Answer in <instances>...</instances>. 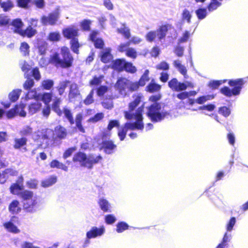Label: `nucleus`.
Wrapping results in <instances>:
<instances>
[{
	"mask_svg": "<svg viewBox=\"0 0 248 248\" xmlns=\"http://www.w3.org/2000/svg\"><path fill=\"white\" fill-rule=\"evenodd\" d=\"M101 148L107 155H112L117 150V145L111 140H103L101 144Z\"/></svg>",
	"mask_w": 248,
	"mask_h": 248,
	"instance_id": "obj_12",
	"label": "nucleus"
},
{
	"mask_svg": "<svg viewBox=\"0 0 248 248\" xmlns=\"http://www.w3.org/2000/svg\"><path fill=\"white\" fill-rule=\"evenodd\" d=\"M57 177L55 176H51L49 178L43 180L41 182V186L43 187H49L57 182Z\"/></svg>",
	"mask_w": 248,
	"mask_h": 248,
	"instance_id": "obj_30",
	"label": "nucleus"
},
{
	"mask_svg": "<svg viewBox=\"0 0 248 248\" xmlns=\"http://www.w3.org/2000/svg\"><path fill=\"white\" fill-rule=\"evenodd\" d=\"M50 166L51 168L60 169L65 171H68V167L57 159L53 160L50 163Z\"/></svg>",
	"mask_w": 248,
	"mask_h": 248,
	"instance_id": "obj_35",
	"label": "nucleus"
},
{
	"mask_svg": "<svg viewBox=\"0 0 248 248\" xmlns=\"http://www.w3.org/2000/svg\"><path fill=\"white\" fill-rule=\"evenodd\" d=\"M19 202L17 200H13L9 205V210L12 214H17L20 211L18 207Z\"/></svg>",
	"mask_w": 248,
	"mask_h": 248,
	"instance_id": "obj_31",
	"label": "nucleus"
},
{
	"mask_svg": "<svg viewBox=\"0 0 248 248\" xmlns=\"http://www.w3.org/2000/svg\"><path fill=\"white\" fill-rule=\"evenodd\" d=\"M54 132L50 129H46L43 131L41 139L44 140H46V143H47L49 140L53 137Z\"/></svg>",
	"mask_w": 248,
	"mask_h": 248,
	"instance_id": "obj_32",
	"label": "nucleus"
},
{
	"mask_svg": "<svg viewBox=\"0 0 248 248\" xmlns=\"http://www.w3.org/2000/svg\"><path fill=\"white\" fill-rule=\"evenodd\" d=\"M105 232V228L104 226L100 227H92L90 230L86 233V238L82 245V248H88L90 243V240L102 236Z\"/></svg>",
	"mask_w": 248,
	"mask_h": 248,
	"instance_id": "obj_7",
	"label": "nucleus"
},
{
	"mask_svg": "<svg viewBox=\"0 0 248 248\" xmlns=\"http://www.w3.org/2000/svg\"><path fill=\"white\" fill-rule=\"evenodd\" d=\"M22 90L21 89H15L13 91L9 93V98L11 102H15L16 101L19 97Z\"/></svg>",
	"mask_w": 248,
	"mask_h": 248,
	"instance_id": "obj_36",
	"label": "nucleus"
},
{
	"mask_svg": "<svg viewBox=\"0 0 248 248\" xmlns=\"http://www.w3.org/2000/svg\"><path fill=\"white\" fill-rule=\"evenodd\" d=\"M103 159L100 155L94 154H86L83 152L78 151L74 154L73 161L79 162L81 167L92 170L94 165L98 164Z\"/></svg>",
	"mask_w": 248,
	"mask_h": 248,
	"instance_id": "obj_2",
	"label": "nucleus"
},
{
	"mask_svg": "<svg viewBox=\"0 0 248 248\" xmlns=\"http://www.w3.org/2000/svg\"><path fill=\"white\" fill-rule=\"evenodd\" d=\"M42 107L41 102L35 101L33 103H31L29 106V112L31 114H33L37 112Z\"/></svg>",
	"mask_w": 248,
	"mask_h": 248,
	"instance_id": "obj_34",
	"label": "nucleus"
},
{
	"mask_svg": "<svg viewBox=\"0 0 248 248\" xmlns=\"http://www.w3.org/2000/svg\"><path fill=\"white\" fill-rule=\"evenodd\" d=\"M36 47L38 50V53L40 55L44 56L46 53L48 48V43L43 40L37 41Z\"/></svg>",
	"mask_w": 248,
	"mask_h": 248,
	"instance_id": "obj_22",
	"label": "nucleus"
},
{
	"mask_svg": "<svg viewBox=\"0 0 248 248\" xmlns=\"http://www.w3.org/2000/svg\"><path fill=\"white\" fill-rule=\"evenodd\" d=\"M169 28L168 25H163L161 26L156 31V37L159 41H162L166 37Z\"/></svg>",
	"mask_w": 248,
	"mask_h": 248,
	"instance_id": "obj_21",
	"label": "nucleus"
},
{
	"mask_svg": "<svg viewBox=\"0 0 248 248\" xmlns=\"http://www.w3.org/2000/svg\"><path fill=\"white\" fill-rule=\"evenodd\" d=\"M120 123L117 120H111L108 122V124L107 126V130L108 131H111L114 127H119Z\"/></svg>",
	"mask_w": 248,
	"mask_h": 248,
	"instance_id": "obj_64",
	"label": "nucleus"
},
{
	"mask_svg": "<svg viewBox=\"0 0 248 248\" xmlns=\"http://www.w3.org/2000/svg\"><path fill=\"white\" fill-rule=\"evenodd\" d=\"M111 48H107L103 50L100 53V60L105 63L109 62L113 59V56L111 53Z\"/></svg>",
	"mask_w": 248,
	"mask_h": 248,
	"instance_id": "obj_17",
	"label": "nucleus"
},
{
	"mask_svg": "<svg viewBox=\"0 0 248 248\" xmlns=\"http://www.w3.org/2000/svg\"><path fill=\"white\" fill-rule=\"evenodd\" d=\"M174 67L177 69L179 72L184 76L185 78H187V69L186 67L182 65L178 60H175L173 62Z\"/></svg>",
	"mask_w": 248,
	"mask_h": 248,
	"instance_id": "obj_29",
	"label": "nucleus"
},
{
	"mask_svg": "<svg viewBox=\"0 0 248 248\" xmlns=\"http://www.w3.org/2000/svg\"><path fill=\"white\" fill-rule=\"evenodd\" d=\"M141 102V96L137 95L134 100L129 104L128 110L124 111V116L127 121H133L136 124H144L143 122L142 112L143 107L141 106L135 110Z\"/></svg>",
	"mask_w": 248,
	"mask_h": 248,
	"instance_id": "obj_1",
	"label": "nucleus"
},
{
	"mask_svg": "<svg viewBox=\"0 0 248 248\" xmlns=\"http://www.w3.org/2000/svg\"><path fill=\"white\" fill-rule=\"evenodd\" d=\"M129 80L125 78H119L115 84V88L119 90L121 95L125 96L126 94V90L128 89Z\"/></svg>",
	"mask_w": 248,
	"mask_h": 248,
	"instance_id": "obj_15",
	"label": "nucleus"
},
{
	"mask_svg": "<svg viewBox=\"0 0 248 248\" xmlns=\"http://www.w3.org/2000/svg\"><path fill=\"white\" fill-rule=\"evenodd\" d=\"M156 37V32L155 31H150L145 36L146 40L148 42H153L155 41Z\"/></svg>",
	"mask_w": 248,
	"mask_h": 248,
	"instance_id": "obj_63",
	"label": "nucleus"
},
{
	"mask_svg": "<svg viewBox=\"0 0 248 248\" xmlns=\"http://www.w3.org/2000/svg\"><path fill=\"white\" fill-rule=\"evenodd\" d=\"M116 220V217L113 214H108L105 216V221L107 224H113Z\"/></svg>",
	"mask_w": 248,
	"mask_h": 248,
	"instance_id": "obj_60",
	"label": "nucleus"
},
{
	"mask_svg": "<svg viewBox=\"0 0 248 248\" xmlns=\"http://www.w3.org/2000/svg\"><path fill=\"white\" fill-rule=\"evenodd\" d=\"M244 84L245 81L243 78L230 79L228 84L232 88L231 89L228 86H224L220 89V92L229 97L238 95L240 94Z\"/></svg>",
	"mask_w": 248,
	"mask_h": 248,
	"instance_id": "obj_6",
	"label": "nucleus"
},
{
	"mask_svg": "<svg viewBox=\"0 0 248 248\" xmlns=\"http://www.w3.org/2000/svg\"><path fill=\"white\" fill-rule=\"evenodd\" d=\"M161 86L155 83L154 79L146 87V91L149 93H153L157 92L161 89Z\"/></svg>",
	"mask_w": 248,
	"mask_h": 248,
	"instance_id": "obj_23",
	"label": "nucleus"
},
{
	"mask_svg": "<svg viewBox=\"0 0 248 248\" xmlns=\"http://www.w3.org/2000/svg\"><path fill=\"white\" fill-rule=\"evenodd\" d=\"M37 31L36 29H34L31 26H28L25 30H23L20 35L23 37H27L31 38L34 36Z\"/></svg>",
	"mask_w": 248,
	"mask_h": 248,
	"instance_id": "obj_24",
	"label": "nucleus"
},
{
	"mask_svg": "<svg viewBox=\"0 0 248 248\" xmlns=\"http://www.w3.org/2000/svg\"><path fill=\"white\" fill-rule=\"evenodd\" d=\"M80 47V45L78 42V38H74L70 41V48L72 51L76 54H78V48Z\"/></svg>",
	"mask_w": 248,
	"mask_h": 248,
	"instance_id": "obj_41",
	"label": "nucleus"
},
{
	"mask_svg": "<svg viewBox=\"0 0 248 248\" xmlns=\"http://www.w3.org/2000/svg\"><path fill=\"white\" fill-rule=\"evenodd\" d=\"M11 19L4 14L0 15V27L9 26L10 24Z\"/></svg>",
	"mask_w": 248,
	"mask_h": 248,
	"instance_id": "obj_45",
	"label": "nucleus"
},
{
	"mask_svg": "<svg viewBox=\"0 0 248 248\" xmlns=\"http://www.w3.org/2000/svg\"><path fill=\"white\" fill-rule=\"evenodd\" d=\"M33 195V192L23 189L18 196L22 199L23 209L27 212L34 213L38 209L37 201Z\"/></svg>",
	"mask_w": 248,
	"mask_h": 248,
	"instance_id": "obj_5",
	"label": "nucleus"
},
{
	"mask_svg": "<svg viewBox=\"0 0 248 248\" xmlns=\"http://www.w3.org/2000/svg\"><path fill=\"white\" fill-rule=\"evenodd\" d=\"M31 75H29L33 77L36 80L38 81L41 78V74L39 68L37 67L33 68L31 71Z\"/></svg>",
	"mask_w": 248,
	"mask_h": 248,
	"instance_id": "obj_55",
	"label": "nucleus"
},
{
	"mask_svg": "<svg viewBox=\"0 0 248 248\" xmlns=\"http://www.w3.org/2000/svg\"><path fill=\"white\" fill-rule=\"evenodd\" d=\"M236 222V218L234 217H231L226 225V230L227 232H231Z\"/></svg>",
	"mask_w": 248,
	"mask_h": 248,
	"instance_id": "obj_59",
	"label": "nucleus"
},
{
	"mask_svg": "<svg viewBox=\"0 0 248 248\" xmlns=\"http://www.w3.org/2000/svg\"><path fill=\"white\" fill-rule=\"evenodd\" d=\"M104 118V114L102 112H98L95 114L93 117L89 119V121L92 123H96L101 120Z\"/></svg>",
	"mask_w": 248,
	"mask_h": 248,
	"instance_id": "obj_61",
	"label": "nucleus"
},
{
	"mask_svg": "<svg viewBox=\"0 0 248 248\" xmlns=\"http://www.w3.org/2000/svg\"><path fill=\"white\" fill-rule=\"evenodd\" d=\"M3 226L9 232L14 233H17L20 232V230L17 226L10 221L3 223Z\"/></svg>",
	"mask_w": 248,
	"mask_h": 248,
	"instance_id": "obj_28",
	"label": "nucleus"
},
{
	"mask_svg": "<svg viewBox=\"0 0 248 248\" xmlns=\"http://www.w3.org/2000/svg\"><path fill=\"white\" fill-rule=\"evenodd\" d=\"M226 81V80H212L209 81L208 86L210 88L213 90L216 89H217L221 84H222L223 83H225Z\"/></svg>",
	"mask_w": 248,
	"mask_h": 248,
	"instance_id": "obj_43",
	"label": "nucleus"
},
{
	"mask_svg": "<svg viewBox=\"0 0 248 248\" xmlns=\"http://www.w3.org/2000/svg\"><path fill=\"white\" fill-rule=\"evenodd\" d=\"M125 61L124 59H117L113 61L111 63L112 68L119 72L124 71Z\"/></svg>",
	"mask_w": 248,
	"mask_h": 248,
	"instance_id": "obj_20",
	"label": "nucleus"
},
{
	"mask_svg": "<svg viewBox=\"0 0 248 248\" xmlns=\"http://www.w3.org/2000/svg\"><path fill=\"white\" fill-rule=\"evenodd\" d=\"M98 204L101 210L105 213L111 212V205L108 201L103 197L100 198L98 201Z\"/></svg>",
	"mask_w": 248,
	"mask_h": 248,
	"instance_id": "obj_19",
	"label": "nucleus"
},
{
	"mask_svg": "<svg viewBox=\"0 0 248 248\" xmlns=\"http://www.w3.org/2000/svg\"><path fill=\"white\" fill-rule=\"evenodd\" d=\"M31 2V0H16L17 6L24 9L28 8Z\"/></svg>",
	"mask_w": 248,
	"mask_h": 248,
	"instance_id": "obj_58",
	"label": "nucleus"
},
{
	"mask_svg": "<svg viewBox=\"0 0 248 248\" xmlns=\"http://www.w3.org/2000/svg\"><path fill=\"white\" fill-rule=\"evenodd\" d=\"M214 95H202L196 99V102L199 104H203L206 101L212 99L214 98Z\"/></svg>",
	"mask_w": 248,
	"mask_h": 248,
	"instance_id": "obj_51",
	"label": "nucleus"
},
{
	"mask_svg": "<svg viewBox=\"0 0 248 248\" xmlns=\"http://www.w3.org/2000/svg\"><path fill=\"white\" fill-rule=\"evenodd\" d=\"M61 102V99L57 98L54 100L51 107L52 110L57 113V114L59 116H62V111L60 108Z\"/></svg>",
	"mask_w": 248,
	"mask_h": 248,
	"instance_id": "obj_26",
	"label": "nucleus"
},
{
	"mask_svg": "<svg viewBox=\"0 0 248 248\" xmlns=\"http://www.w3.org/2000/svg\"><path fill=\"white\" fill-rule=\"evenodd\" d=\"M19 108L17 107H15L14 108H12L7 112L5 111L4 115L5 114L8 119H12L17 115L19 112Z\"/></svg>",
	"mask_w": 248,
	"mask_h": 248,
	"instance_id": "obj_48",
	"label": "nucleus"
},
{
	"mask_svg": "<svg viewBox=\"0 0 248 248\" xmlns=\"http://www.w3.org/2000/svg\"><path fill=\"white\" fill-rule=\"evenodd\" d=\"M27 139L26 137L15 139L14 145V149L16 150H19L22 148L24 151H26L27 149L25 146L27 144Z\"/></svg>",
	"mask_w": 248,
	"mask_h": 248,
	"instance_id": "obj_18",
	"label": "nucleus"
},
{
	"mask_svg": "<svg viewBox=\"0 0 248 248\" xmlns=\"http://www.w3.org/2000/svg\"><path fill=\"white\" fill-rule=\"evenodd\" d=\"M122 25V27L117 29V32L122 34L126 39H129L131 35L130 29L126 27L125 23H123Z\"/></svg>",
	"mask_w": 248,
	"mask_h": 248,
	"instance_id": "obj_33",
	"label": "nucleus"
},
{
	"mask_svg": "<svg viewBox=\"0 0 248 248\" xmlns=\"http://www.w3.org/2000/svg\"><path fill=\"white\" fill-rule=\"evenodd\" d=\"M32 133V128L28 125L23 127L20 131V134L22 137L29 136L31 135Z\"/></svg>",
	"mask_w": 248,
	"mask_h": 248,
	"instance_id": "obj_50",
	"label": "nucleus"
},
{
	"mask_svg": "<svg viewBox=\"0 0 248 248\" xmlns=\"http://www.w3.org/2000/svg\"><path fill=\"white\" fill-rule=\"evenodd\" d=\"M55 133L59 139H63L67 135L66 129L61 125H58L55 128Z\"/></svg>",
	"mask_w": 248,
	"mask_h": 248,
	"instance_id": "obj_27",
	"label": "nucleus"
},
{
	"mask_svg": "<svg viewBox=\"0 0 248 248\" xmlns=\"http://www.w3.org/2000/svg\"><path fill=\"white\" fill-rule=\"evenodd\" d=\"M94 90L92 89L86 98L84 100L83 103L86 105H89L94 102L93 99Z\"/></svg>",
	"mask_w": 248,
	"mask_h": 248,
	"instance_id": "obj_56",
	"label": "nucleus"
},
{
	"mask_svg": "<svg viewBox=\"0 0 248 248\" xmlns=\"http://www.w3.org/2000/svg\"><path fill=\"white\" fill-rule=\"evenodd\" d=\"M168 86L172 91L181 92L185 91L188 87H192V83L189 81L179 82L176 78H173L168 82Z\"/></svg>",
	"mask_w": 248,
	"mask_h": 248,
	"instance_id": "obj_10",
	"label": "nucleus"
},
{
	"mask_svg": "<svg viewBox=\"0 0 248 248\" xmlns=\"http://www.w3.org/2000/svg\"><path fill=\"white\" fill-rule=\"evenodd\" d=\"M54 82L52 79H47L42 82V87L45 90H49L54 86Z\"/></svg>",
	"mask_w": 248,
	"mask_h": 248,
	"instance_id": "obj_47",
	"label": "nucleus"
},
{
	"mask_svg": "<svg viewBox=\"0 0 248 248\" xmlns=\"http://www.w3.org/2000/svg\"><path fill=\"white\" fill-rule=\"evenodd\" d=\"M30 46L26 42H22L20 47V51L23 53L24 56L29 55Z\"/></svg>",
	"mask_w": 248,
	"mask_h": 248,
	"instance_id": "obj_57",
	"label": "nucleus"
},
{
	"mask_svg": "<svg viewBox=\"0 0 248 248\" xmlns=\"http://www.w3.org/2000/svg\"><path fill=\"white\" fill-rule=\"evenodd\" d=\"M61 36L59 32L52 31L50 32L47 37V39L50 42H57L60 40Z\"/></svg>",
	"mask_w": 248,
	"mask_h": 248,
	"instance_id": "obj_38",
	"label": "nucleus"
},
{
	"mask_svg": "<svg viewBox=\"0 0 248 248\" xmlns=\"http://www.w3.org/2000/svg\"><path fill=\"white\" fill-rule=\"evenodd\" d=\"M59 18V10L57 9L53 12L48 14L47 16H43L41 18V22L44 26H54L56 25Z\"/></svg>",
	"mask_w": 248,
	"mask_h": 248,
	"instance_id": "obj_9",
	"label": "nucleus"
},
{
	"mask_svg": "<svg viewBox=\"0 0 248 248\" xmlns=\"http://www.w3.org/2000/svg\"><path fill=\"white\" fill-rule=\"evenodd\" d=\"M79 94L77 85L72 83L70 86V90L68 94V98L70 101H72Z\"/></svg>",
	"mask_w": 248,
	"mask_h": 248,
	"instance_id": "obj_25",
	"label": "nucleus"
},
{
	"mask_svg": "<svg viewBox=\"0 0 248 248\" xmlns=\"http://www.w3.org/2000/svg\"><path fill=\"white\" fill-rule=\"evenodd\" d=\"M221 5V2L220 1H214L211 0L210 3L207 6V10L209 12H212L217 10Z\"/></svg>",
	"mask_w": 248,
	"mask_h": 248,
	"instance_id": "obj_49",
	"label": "nucleus"
},
{
	"mask_svg": "<svg viewBox=\"0 0 248 248\" xmlns=\"http://www.w3.org/2000/svg\"><path fill=\"white\" fill-rule=\"evenodd\" d=\"M62 33L65 38L72 40L77 38L78 35V29L74 26H71L63 29Z\"/></svg>",
	"mask_w": 248,
	"mask_h": 248,
	"instance_id": "obj_14",
	"label": "nucleus"
},
{
	"mask_svg": "<svg viewBox=\"0 0 248 248\" xmlns=\"http://www.w3.org/2000/svg\"><path fill=\"white\" fill-rule=\"evenodd\" d=\"M96 90L97 95L99 97H102L108 92V88L106 85H100Z\"/></svg>",
	"mask_w": 248,
	"mask_h": 248,
	"instance_id": "obj_54",
	"label": "nucleus"
},
{
	"mask_svg": "<svg viewBox=\"0 0 248 248\" xmlns=\"http://www.w3.org/2000/svg\"><path fill=\"white\" fill-rule=\"evenodd\" d=\"M192 15L187 9H184L182 13V19L183 21H186L187 23H191Z\"/></svg>",
	"mask_w": 248,
	"mask_h": 248,
	"instance_id": "obj_44",
	"label": "nucleus"
},
{
	"mask_svg": "<svg viewBox=\"0 0 248 248\" xmlns=\"http://www.w3.org/2000/svg\"><path fill=\"white\" fill-rule=\"evenodd\" d=\"M116 231L118 233H122L128 229L129 226L124 221H119L116 224Z\"/></svg>",
	"mask_w": 248,
	"mask_h": 248,
	"instance_id": "obj_40",
	"label": "nucleus"
},
{
	"mask_svg": "<svg viewBox=\"0 0 248 248\" xmlns=\"http://www.w3.org/2000/svg\"><path fill=\"white\" fill-rule=\"evenodd\" d=\"M62 113H63L65 118L68 120L71 125L74 124L75 120L70 109L67 108H64Z\"/></svg>",
	"mask_w": 248,
	"mask_h": 248,
	"instance_id": "obj_37",
	"label": "nucleus"
},
{
	"mask_svg": "<svg viewBox=\"0 0 248 248\" xmlns=\"http://www.w3.org/2000/svg\"><path fill=\"white\" fill-rule=\"evenodd\" d=\"M26 78H27V79L23 84V88L25 90L28 91V93H27L25 95L26 100H28L35 97L36 94V92L31 90L32 87L34 85V80L29 77V74H27Z\"/></svg>",
	"mask_w": 248,
	"mask_h": 248,
	"instance_id": "obj_11",
	"label": "nucleus"
},
{
	"mask_svg": "<svg viewBox=\"0 0 248 248\" xmlns=\"http://www.w3.org/2000/svg\"><path fill=\"white\" fill-rule=\"evenodd\" d=\"M17 174V171L16 170L11 168L6 169L2 172V175L4 176V178H7L8 175L11 176H16Z\"/></svg>",
	"mask_w": 248,
	"mask_h": 248,
	"instance_id": "obj_62",
	"label": "nucleus"
},
{
	"mask_svg": "<svg viewBox=\"0 0 248 248\" xmlns=\"http://www.w3.org/2000/svg\"><path fill=\"white\" fill-rule=\"evenodd\" d=\"M0 7L3 9L4 12L9 11L14 7V4L11 0H8L6 1L1 2Z\"/></svg>",
	"mask_w": 248,
	"mask_h": 248,
	"instance_id": "obj_42",
	"label": "nucleus"
},
{
	"mask_svg": "<svg viewBox=\"0 0 248 248\" xmlns=\"http://www.w3.org/2000/svg\"><path fill=\"white\" fill-rule=\"evenodd\" d=\"M124 71L128 73L134 74L136 72L137 68L132 63L125 61Z\"/></svg>",
	"mask_w": 248,
	"mask_h": 248,
	"instance_id": "obj_46",
	"label": "nucleus"
},
{
	"mask_svg": "<svg viewBox=\"0 0 248 248\" xmlns=\"http://www.w3.org/2000/svg\"><path fill=\"white\" fill-rule=\"evenodd\" d=\"M216 108V106L213 104H208L200 106L198 108H193L192 110L196 111L197 110H206L209 111H212Z\"/></svg>",
	"mask_w": 248,
	"mask_h": 248,
	"instance_id": "obj_52",
	"label": "nucleus"
},
{
	"mask_svg": "<svg viewBox=\"0 0 248 248\" xmlns=\"http://www.w3.org/2000/svg\"><path fill=\"white\" fill-rule=\"evenodd\" d=\"M147 116L154 123L160 122L165 118L170 116V112L162 109L160 103H153L147 108Z\"/></svg>",
	"mask_w": 248,
	"mask_h": 248,
	"instance_id": "obj_4",
	"label": "nucleus"
},
{
	"mask_svg": "<svg viewBox=\"0 0 248 248\" xmlns=\"http://www.w3.org/2000/svg\"><path fill=\"white\" fill-rule=\"evenodd\" d=\"M13 28V31L17 34H20L23 30L24 23L20 18H16L11 21L10 24Z\"/></svg>",
	"mask_w": 248,
	"mask_h": 248,
	"instance_id": "obj_16",
	"label": "nucleus"
},
{
	"mask_svg": "<svg viewBox=\"0 0 248 248\" xmlns=\"http://www.w3.org/2000/svg\"><path fill=\"white\" fill-rule=\"evenodd\" d=\"M195 14L199 20L204 19L207 15V10L205 8H199L195 11Z\"/></svg>",
	"mask_w": 248,
	"mask_h": 248,
	"instance_id": "obj_39",
	"label": "nucleus"
},
{
	"mask_svg": "<svg viewBox=\"0 0 248 248\" xmlns=\"http://www.w3.org/2000/svg\"><path fill=\"white\" fill-rule=\"evenodd\" d=\"M61 53L62 59L60 57L58 53H54L50 57L49 62L56 67L69 68L72 66L74 61L69 49L66 47H62Z\"/></svg>",
	"mask_w": 248,
	"mask_h": 248,
	"instance_id": "obj_3",
	"label": "nucleus"
},
{
	"mask_svg": "<svg viewBox=\"0 0 248 248\" xmlns=\"http://www.w3.org/2000/svg\"><path fill=\"white\" fill-rule=\"evenodd\" d=\"M144 125L142 124H136L133 121H127L119 129L118 132V137L121 141L124 140L128 130H142Z\"/></svg>",
	"mask_w": 248,
	"mask_h": 248,
	"instance_id": "obj_8",
	"label": "nucleus"
},
{
	"mask_svg": "<svg viewBox=\"0 0 248 248\" xmlns=\"http://www.w3.org/2000/svg\"><path fill=\"white\" fill-rule=\"evenodd\" d=\"M91 21L89 19H84L80 24L82 30L89 31L91 30Z\"/></svg>",
	"mask_w": 248,
	"mask_h": 248,
	"instance_id": "obj_53",
	"label": "nucleus"
},
{
	"mask_svg": "<svg viewBox=\"0 0 248 248\" xmlns=\"http://www.w3.org/2000/svg\"><path fill=\"white\" fill-rule=\"evenodd\" d=\"M23 177L21 176L18 178L16 183L11 185L10 187L11 193L14 195L19 196L24 189Z\"/></svg>",
	"mask_w": 248,
	"mask_h": 248,
	"instance_id": "obj_13",
	"label": "nucleus"
}]
</instances>
